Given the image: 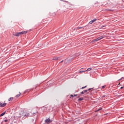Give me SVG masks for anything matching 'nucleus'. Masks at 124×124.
<instances>
[{
  "mask_svg": "<svg viewBox=\"0 0 124 124\" xmlns=\"http://www.w3.org/2000/svg\"><path fill=\"white\" fill-rule=\"evenodd\" d=\"M78 30H80V29H83V27H78Z\"/></svg>",
  "mask_w": 124,
  "mask_h": 124,
  "instance_id": "nucleus-23",
  "label": "nucleus"
},
{
  "mask_svg": "<svg viewBox=\"0 0 124 124\" xmlns=\"http://www.w3.org/2000/svg\"><path fill=\"white\" fill-rule=\"evenodd\" d=\"M46 124H51V123H52V120H51L49 118H48L47 119H46L45 121Z\"/></svg>",
  "mask_w": 124,
  "mask_h": 124,
  "instance_id": "nucleus-3",
  "label": "nucleus"
},
{
  "mask_svg": "<svg viewBox=\"0 0 124 124\" xmlns=\"http://www.w3.org/2000/svg\"><path fill=\"white\" fill-rule=\"evenodd\" d=\"M87 71H80L78 73H83V72H86Z\"/></svg>",
  "mask_w": 124,
  "mask_h": 124,
  "instance_id": "nucleus-17",
  "label": "nucleus"
},
{
  "mask_svg": "<svg viewBox=\"0 0 124 124\" xmlns=\"http://www.w3.org/2000/svg\"><path fill=\"white\" fill-rule=\"evenodd\" d=\"M105 87H106V85L102 86V90H103L104 89H105Z\"/></svg>",
  "mask_w": 124,
  "mask_h": 124,
  "instance_id": "nucleus-19",
  "label": "nucleus"
},
{
  "mask_svg": "<svg viewBox=\"0 0 124 124\" xmlns=\"http://www.w3.org/2000/svg\"><path fill=\"white\" fill-rule=\"evenodd\" d=\"M5 115V111L0 114V117H2V116H4Z\"/></svg>",
  "mask_w": 124,
  "mask_h": 124,
  "instance_id": "nucleus-13",
  "label": "nucleus"
},
{
  "mask_svg": "<svg viewBox=\"0 0 124 124\" xmlns=\"http://www.w3.org/2000/svg\"><path fill=\"white\" fill-rule=\"evenodd\" d=\"M123 79H124V77H122L121 79H119L120 80H123Z\"/></svg>",
  "mask_w": 124,
  "mask_h": 124,
  "instance_id": "nucleus-25",
  "label": "nucleus"
},
{
  "mask_svg": "<svg viewBox=\"0 0 124 124\" xmlns=\"http://www.w3.org/2000/svg\"><path fill=\"white\" fill-rule=\"evenodd\" d=\"M95 21H96V19H94L91 20V21H90L89 22V24L92 25V24H93V23H94V22H95Z\"/></svg>",
  "mask_w": 124,
  "mask_h": 124,
  "instance_id": "nucleus-7",
  "label": "nucleus"
},
{
  "mask_svg": "<svg viewBox=\"0 0 124 124\" xmlns=\"http://www.w3.org/2000/svg\"><path fill=\"white\" fill-rule=\"evenodd\" d=\"M71 97H74V95H70V98H71Z\"/></svg>",
  "mask_w": 124,
  "mask_h": 124,
  "instance_id": "nucleus-20",
  "label": "nucleus"
},
{
  "mask_svg": "<svg viewBox=\"0 0 124 124\" xmlns=\"http://www.w3.org/2000/svg\"><path fill=\"white\" fill-rule=\"evenodd\" d=\"M31 91V89H27L24 92V93H30Z\"/></svg>",
  "mask_w": 124,
  "mask_h": 124,
  "instance_id": "nucleus-8",
  "label": "nucleus"
},
{
  "mask_svg": "<svg viewBox=\"0 0 124 124\" xmlns=\"http://www.w3.org/2000/svg\"><path fill=\"white\" fill-rule=\"evenodd\" d=\"M105 27H106V26H103L101 27V29H102V28H105Z\"/></svg>",
  "mask_w": 124,
  "mask_h": 124,
  "instance_id": "nucleus-22",
  "label": "nucleus"
},
{
  "mask_svg": "<svg viewBox=\"0 0 124 124\" xmlns=\"http://www.w3.org/2000/svg\"><path fill=\"white\" fill-rule=\"evenodd\" d=\"M52 60L53 61H58V57H53Z\"/></svg>",
  "mask_w": 124,
  "mask_h": 124,
  "instance_id": "nucleus-10",
  "label": "nucleus"
},
{
  "mask_svg": "<svg viewBox=\"0 0 124 124\" xmlns=\"http://www.w3.org/2000/svg\"><path fill=\"white\" fill-rule=\"evenodd\" d=\"M104 5H106V4H108V5H110L112 4V2L110 0H108L106 1V3H105Z\"/></svg>",
  "mask_w": 124,
  "mask_h": 124,
  "instance_id": "nucleus-5",
  "label": "nucleus"
},
{
  "mask_svg": "<svg viewBox=\"0 0 124 124\" xmlns=\"http://www.w3.org/2000/svg\"><path fill=\"white\" fill-rule=\"evenodd\" d=\"M121 89H124V87H121Z\"/></svg>",
  "mask_w": 124,
  "mask_h": 124,
  "instance_id": "nucleus-29",
  "label": "nucleus"
},
{
  "mask_svg": "<svg viewBox=\"0 0 124 124\" xmlns=\"http://www.w3.org/2000/svg\"><path fill=\"white\" fill-rule=\"evenodd\" d=\"M78 94H74V96H77Z\"/></svg>",
  "mask_w": 124,
  "mask_h": 124,
  "instance_id": "nucleus-28",
  "label": "nucleus"
},
{
  "mask_svg": "<svg viewBox=\"0 0 124 124\" xmlns=\"http://www.w3.org/2000/svg\"><path fill=\"white\" fill-rule=\"evenodd\" d=\"M19 115H20V117H25V116H27V115L26 114V113H25V112H24V111H21L19 113Z\"/></svg>",
  "mask_w": 124,
  "mask_h": 124,
  "instance_id": "nucleus-4",
  "label": "nucleus"
},
{
  "mask_svg": "<svg viewBox=\"0 0 124 124\" xmlns=\"http://www.w3.org/2000/svg\"><path fill=\"white\" fill-rule=\"evenodd\" d=\"M21 95V93H19V94L16 95V97H19Z\"/></svg>",
  "mask_w": 124,
  "mask_h": 124,
  "instance_id": "nucleus-15",
  "label": "nucleus"
},
{
  "mask_svg": "<svg viewBox=\"0 0 124 124\" xmlns=\"http://www.w3.org/2000/svg\"><path fill=\"white\" fill-rule=\"evenodd\" d=\"M100 110H102V108H100V109H98L96 110V112H98V111H100Z\"/></svg>",
  "mask_w": 124,
  "mask_h": 124,
  "instance_id": "nucleus-21",
  "label": "nucleus"
},
{
  "mask_svg": "<svg viewBox=\"0 0 124 124\" xmlns=\"http://www.w3.org/2000/svg\"><path fill=\"white\" fill-rule=\"evenodd\" d=\"M27 32H28V31H22L21 32H16V33H14L13 34V35H14L15 36H20V35H22V34H26V33H27Z\"/></svg>",
  "mask_w": 124,
  "mask_h": 124,
  "instance_id": "nucleus-1",
  "label": "nucleus"
},
{
  "mask_svg": "<svg viewBox=\"0 0 124 124\" xmlns=\"http://www.w3.org/2000/svg\"><path fill=\"white\" fill-rule=\"evenodd\" d=\"M84 100V98L83 97H81V98H79L78 100V101H82V100Z\"/></svg>",
  "mask_w": 124,
  "mask_h": 124,
  "instance_id": "nucleus-11",
  "label": "nucleus"
},
{
  "mask_svg": "<svg viewBox=\"0 0 124 124\" xmlns=\"http://www.w3.org/2000/svg\"><path fill=\"white\" fill-rule=\"evenodd\" d=\"M6 103H0V107H5V106H6Z\"/></svg>",
  "mask_w": 124,
  "mask_h": 124,
  "instance_id": "nucleus-6",
  "label": "nucleus"
},
{
  "mask_svg": "<svg viewBox=\"0 0 124 124\" xmlns=\"http://www.w3.org/2000/svg\"><path fill=\"white\" fill-rule=\"evenodd\" d=\"M63 60L62 61L60 62H63Z\"/></svg>",
  "mask_w": 124,
  "mask_h": 124,
  "instance_id": "nucleus-30",
  "label": "nucleus"
},
{
  "mask_svg": "<svg viewBox=\"0 0 124 124\" xmlns=\"http://www.w3.org/2000/svg\"><path fill=\"white\" fill-rule=\"evenodd\" d=\"M78 97H80V96H78Z\"/></svg>",
  "mask_w": 124,
  "mask_h": 124,
  "instance_id": "nucleus-32",
  "label": "nucleus"
},
{
  "mask_svg": "<svg viewBox=\"0 0 124 124\" xmlns=\"http://www.w3.org/2000/svg\"><path fill=\"white\" fill-rule=\"evenodd\" d=\"M91 90H93V88H89V89H88V91H91Z\"/></svg>",
  "mask_w": 124,
  "mask_h": 124,
  "instance_id": "nucleus-26",
  "label": "nucleus"
},
{
  "mask_svg": "<svg viewBox=\"0 0 124 124\" xmlns=\"http://www.w3.org/2000/svg\"><path fill=\"white\" fill-rule=\"evenodd\" d=\"M93 69L92 68H89L87 69V70H85L86 71H91Z\"/></svg>",
  "mask_w": 124,
  "mask_h": 124,
  "instance_id": "nucleus-14",
  "label": "nucleus"
},
{
  "mask_svg": "<svg viewBox=\"0 0 124 124\" xmlns=\"http://www.w3.org/2000/svg\"><path fill=\"white\" fill-rule=\"evenodd\" d=\"M88 92V90H84L80 93L81 94H84L85 93H87Z\"/></svg>",
  "mask_w": 124,
  "mask_h": 124,
  "instance_id": "nucleus-9",
  "label": "nucleus"
},
{
  "mask_svg": "<svg viewBox=\"0 0 124 124\" xmlns=\"http://www.w3.org/2000/svg\"><path fill=\"white\" fill-rule=\"evenodd\" d=\"M108 10V11H112V10H110V9H109V10Z\"/></svg>",
  "mask_w": 124,
  "mask_h": 124,
  "instance_id": "nucleus-27",
  "label": "nucleus"
},
{
  "mask_svg": "<svg viewBox=\"0 0 124 124\" xmlns=\"http://www.w3.org/2000/svg\"><path fill=\"white\" fill-rule=\"evenodd\" d=\"M85 88H87V86H85L84 87H82V88H80V89L83 90V89H85Z\"/></svg>",
  "mask_w": 124,
  "mask_h": 124,
  "instance_id": "nucleus-18",
  "label": "nucleus"
},
{
  "mask_svg": "<svg viewBox=\"0 0 124 124\" xmlns=\"http://www.w3.org/2000/svg\"><path fill=\"white\" fill-rule=\"evenodd\" d=\"M4 122H5V123H7V122H8V120H5L4 121Z\"/></svg>",
  "mask_w": 124,
  "mask_h": 124,
  "instance_id": "nucleus-24",
  "label": "nucleus"
},
{
  "mask_svg": "<svg viewBox=\"0 0 124 124\" xmlns=\"http://www.w3.org/2000/svg\"><path fill=\"white\" fill-rule=\"evenodd\" d=\"M49 108H50V107H47L45 108V109H46L47 111H49Z\"/></svg>",
  "mask_w": 124,
  "mask_h": 124,
  "instance_id": "nucleus-16",
  "label": "nucleus"
},
{
  "mask_svg": "<svg viewBox=\"0 0 124 124\" xmlns=\"http://www.w3.org/2000/svg\"><path fill=\"white\" fill-rule=\"evenodd\" d=\"M95 4H96V3H95V4H94L95 6Z\"/></svg>",
  "mask_w": 124,
  "mask_h": 124,
  "instance_id": "nucleus-31",
  "label": "nucleus"
},
{
  "mask_svg": "<svg viewBox=\"0 0 124 124\" xmlns=\"http://www.w3.org/2000/svg\"><path fill=\"white\" fill-rule=\"evenodd\" d=\"M8 101H12L13 100V97H11L10 98L8 99Z\"/></svg>",
  "mask_w": 124,
  "mask_h": 124,
  "instance_id": "nucleus-12",
  "label": "nucleus"
},
{
  "mask_svg": "<svg viewBox=\"0 0 124 124\" xmlns=\"http://www.w3.org/2000/svg\"><path fill=\"white\" fill-rule=\"evenodd\" d=\"M103 38H104V36H101L98 37L97 38L93 40L91 42V43L95 42V41H98L99 40H101V39H103Z\"/></svg>",
  "mask_w": 124,
  "mask_h": 124,
  "instance_id": "nucleus-2",
  "label": "nucleus"
}]
</instances>
